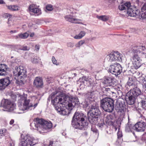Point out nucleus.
I'll use <instances>...</instances> for the list:
<instances>
[{"label": "nucleus", "mask_w": 146, "mask_h": 146, "mask_svg": "<svg viewBox=\"0 0 146 146\" xmlns=\"http://www.w3.org/2000/svg\"><path fill=\"white\" fill-rule=\"evenodd\" d=\"M13 31H10V32H13Z\"/></svg>", "instance_id": "e2e57ef3"}, {"label": "nucleus", "mask_w": 146, "mask_h": 146, "mask_svg": "<svg viewBox=\"0 0 146 146\" xmlns=\"http://www.w3.org/2000/svg\"><path fill=\"white\" fill-rule=\"evenodd\" d=\"M27 95L24 94L18 98V107L19 110L23 112L25 110H31L32 107L35 108L38 104V102H31L30 100L27 99Z\"/></svg>", "instance_id": "20e7f679"}, {"label": "nucleus", "mask_w": 146, "mask_h": 146, "mask_svg": "<svg viewBox=\"0 0 146 146\" xmlns=\"http://www.w3.org/2000/svg\"><path fill=\"white\" fill-rule=\"evenodd\" d=\"M21 50H29V48L27 46H23L20 49Z\"/></svg>", "instance_id": "49530a36"}, {"label": "nucleus", "mask_w": 146, "mask_h": 146, "mask_svg": "<svg viewBox=\"0 0 146 146\" xmlns=\"http://www.w3.org/2000/svg\"><path fill=\"white\" fill-rule=\"evenodd\" d=\"M85 115L82 113L76 112L72 121V126L75 129H85L87 127L88 123L85 120Z\"/></svg>", "instance_id": "f03ea898"}, {"label": "nucleus", "mask_w": 146, "mask_h": 146, "mask_svg": "<svg viewBox=\"0 0 146 146\" xmlns=\"http://www.w3.org/2000/svg\"><path fill=\"white\" fill-rule=\"evenodd\" d=\"M29 9L30 12L36 13L37 15H40L41 13V10L37 8L34 4L31 5L29 7Z\"/></svg>", "instance_id": "b1692460"}, {"label": "nucleus", "mask_w": 146, "mask_h": 146, "mask_svg": "<svg viewBox=\"0 0 146 146\" xmlns=\"http://www.w3.org/2000/svg\"><path fill=\"white\" fill-rule=\"evenodd\" d=\"M141 94V90L137 87H135L133 89H131L127 93L128 94H130L134 97H136L140 95Z\"/></svg>", "instance_id": "aec40b11"}, {"label": "nucleus", "mask_w": 146, "mask_h": 146, "mask_svg": "<svg viewBox=\"0 0 146 146\" xmlns=\"http://www.w3.org/2000/svg\"><path fill=\"white\" fill-rule=\"evenodd\" d=\"M65 18L66 21L73 23H79L81 21V20L76 19L73 16L70 15L65 16Z\"/></svg>", "instance_id": "5701e85b"}, {"label": "nucleus", "mask_w": 146, "mask_h": 146, "mask_svg": "<svg viewBox=\"0 0 146 146\" xmlns=\"http://www.w3.org/2000/svg\"><path fill=\"white\" fill-rule=\"evenodd\" d=\"M100 107L106 111L111 112L114 109L113 100L109 98H103L100 101Z\"/></svg>", "instance_id": "423d86ee"}, {"label": "nucleus", "mask_w": 146, "mask_h": 146, "mask_svg": "<svg viewBox=\"0 0 146 146\" xmlns=\"http://www.w3.org/2000/svg\"><path fill=\"white\" fill-rule=\"evenodd\" d=\"M33 98L35 99H36H36L35 97H33Z\"/></svg>", "instance_id": "052dcab7"}, {"label": "nucleus", "mask_w": 146, "mask_h": 146, "mask_svg": "<svg viewBox=\"0 0 146 146\" xmlns=\"http://www.w3.org/2000/svg\"><path fill=\"white\" fill-rule=\"evenodd\" d=\"M7 8L12 11H17L19 9V7L17 5H13L7 6Z\"/></svg>", "instance_id": "2f4dec72"}, {"label": "nucleus", "mask_w": 146, "mask_h": 146, "mask_svg": "<svg viewBox=\"0 0 146 146\" xmlns=\"http://www.w3.org/2000/svg\"><path fill=\"white\" fill-rule=\"evenodd\" d=\"M68 97L66 100V108L69 111H70L72 109L73 106L76 104H78L79 101L77 97L70 96Z\"/></svg>", "instance_id": "9d476101"}, {"label": "nucleus", "mask_w": 146, "mask_h": 146, "mask_svg": "<svg viewBox=\"0 0 146 146\" xmlns=\"http://www.w3.org/2000/svg\"><path fill=\"white\" fill-rule=\"evenodd\" d=\"M43 84L42 78L40 77H36L34 82V85L36 87L40 88Z\"/></svg>", "instance_id": "393cba45"}, {"label": "nucleus", "mask_w": 146, "mask_h": 146, "mask_svg": "<svg viewBox=\"0 0 146 146\" xmlns=\"http://www.w3.org/2000/svg\"><path fill=\"white\" fill-rule=\"evenodd\" d=\"M6 130L5 129H0V135L2 136L4 135L5 133L6 132Z\"/></svg>", "instance_id": "a19ab883"}, {"label": "nucleus", "mask_w": 146, "mask_h": 146, "mask_svg": "<svg viewBox=\"0 0 146 146\" xmlns=\"http://www.w3.org/2000/svg\"><path fill=\"white\" fill-rule=\"evenodd\" d=\"M135 54L133 55L131 60L133 66L136 69L138 68L141 65V60L139 56H145L146 49L144 46H136L133 49Z\"/></svg>", "instance_id": "7ed1b4c3"}, {"label": "nucleus", "mask_w": 146, "mask_h": 146, "mask_svg": "<svg viewBox=\"0 0 146 146\" xmlns=\"http://www.w3.org/2000/svg\"><path fill=\"white\" fill-rule=\"evenodd\" d=\"M86 34V33L85 31H81L78 34L76 35L75 36H74L73 38L75 39H80L84 36Z\"/></svg>", "instance_id": "cd10ccee"}, {"label": "nucleus", "mask_w": 146, "mask_h": 146, "mask_svg": "<svg viewBox=\"0 0 146 146\" xmlns=\"http://www.w3.org/2000/svg\"><path fill=\"white\" fill-rule=\"evenodd\" d=\"M17 113H22V112H17Z\"/></svg>", "instance_id": "13d9d810"}, {"label": "nucleus", "mask_w": 146, "mask_h": 146, "mask_svg": "<svg viewBox=\"0 0 146 146\" xmlns=\"http://www.w3.org/2000/svg\"><path fill=\"white\" fill-rule=\"evenodd\" d=\"M146 127L145 123L143 121H141L138 122L133 126V128L137 131L143 132L145 129Z\"/></svg>", "instance_id": "f3484780"}, {"label": "nucleus", "mask_w": 146, "mask_h": 146, "mask_svg": "<svg viewBox=\"0 0 146 146\" xmlns=\"http://www.w3.org/2000/svg\"><path fill=\"white\" fill-rule=\"evenodd\" d=\"M79 81L84 84L85 86L89 84L90 86H94L95 85V83L94 80L91 78L84 76L80 78Z\"/></svg>", "instance_id": "dca6fc26"}, {"label": "nucleus", "mask_w": 146, "mask_h": 146, "mask_svg": "<svg viewBox=\"0 0 146 146\" xmlns=\"http://www.w3.org/2000/svg\"><path fill=\"white\" fill-rule=\"evenodd\" d=\"M115 130H117V128H116V127H115Z\"/></svg>", "instance_id": "680f3d73"}, {"label": "nucleus", "mask_w": 146, "mask_h": 146, "mask_svg": "<svg viewBox=\"0 0 146 146\" xmlns=\"http://www.w3.org/2000/svg\"><path fill=\"white\" fill-rule=\"evenodd\" d=\"M133 134H134V135L135 136V134H134V133H133Z\"/></svg>", "instance_id": "69168bd1"}, {"label": "nucleus", "mask_w": 146, "mask_h": 146, "mask_svg": "<svg viewBox=\"0 0 146 146\" xmlns=\"http://www.w3.org/2000/svg\"><path fill=\"white\" fill-rule=\"evenodd\" d=\"M4 1L2 0H0V4H2L4 3Z\"/></svg>", "instance_id": "5fc2aeb1"}, {"label": "nucleus", "mask_w": 146, "mask_h": 146, "mask_svg": "<svg viewBox=\"0 0 146 146\" xmlns=\"http://www.w3.org/2000/svg\"><path fill=\"white\" fill-rule=\"evenodd\" d=\"M37 140L33 137L27 135L21 139L19 146H33L37 143Z\"/></svg>", "instance_id": "6e6552de"}, {"label": "nucleus", "mask_w": 146, "mask_h": 146, "mask_svg": "<svg viewBox=\"0 0 146 146\" xmlns=\"http://www.w3.org/2000/svg\"><path fill=\"white\" fill-rule=\"evenodd\" d=\"M76 73H74V75H75V76L76 75Z\"/></svg>", "instance_id": "0e129e2a"}, {"label": "nucleus", "mask_w": 146, "mask_h": 146, "mask_svg": "<svg viewBox=\"0 0 146 146\" xmlns=\"http://www.w3.org/2000/svg\"><path fill=\"white\" fill-rule=\"evenodd\" d=\"M143 98L141 100V105L142 108L145 109H146V98L144 96Z\"/></svg>", "instance_id": "473e14b6"}, {"label": "nucleus", "mask_w": 146, "mask_h": 146, "mask_svg": "<svg viewBox=\"0 0 146 146\" xmlns=\"http://www.w3.org/2000/svg\"><path fill=\"white\" fill-rule=\"evenodd\" d=\"M31 129L37 130L40 133L46 132L52 127V123L50 122L42 119L36 118L31 124Z\"/></svg>", "instance_id": "f257e3e1"}, {"label": "nucleus", "mask_w": 146, "mask_h": 146, "mask_svg": "<svg viewBox=\"0 0 146 146\" xmlns=\"http://www.w3.org/2000/svg\"><path fill=\"white\" fill-rule=\"evenodd\" d=\"M68 97L65 95L60 94L56 96L54 99L52 100V103L54 106L61 104L66 106L67 102L66 100Z\"/></svg>", "instance_id": "1a4fd4ad"}, {"label": "nucleus", "mask_w": 146, "mask_h": 146, "mask_svg": "<svg viewBox=\"0 0 146 146\" xmlns=\"http://www.w3.org/2000/svg\"><path fill=\"white\" fill-rule=\"evenodd\" d=\"M31 61L33 63H36L38 62V60L36 58H34L32 59Z\"/></svg>", "instance_id": "de8ad7c7"}, {"label": "nucleus", "mask_w": 146, "mask_h": 146, "mask_svg": "<svg viewBox=\"0 0 146 146\" xmlns=\"http://www.w3.org/2000/svg\"><path fill=\"white\" fill-rule=\"evenodd\" d=\"M1 106L5 109V111H11L16 109V104L8 99L2 100L1 102Z\"/></svg>", "instance_id": "9b49d317"}, {"label": "nucleus", "mask_w": 146, "mask_h": 146, "mask_svg": "<svg viewBox=\"0 0 146 146\" xmlns=\"http://www.w3.org/2000/svg\"><path fill=\"white\" fill-rule=\"evenodd\" d=\"M12 15L8 13H5L3 15V17L5 18H8L9 19L10 18L12 17Z\"/></svg>", "instance_id": "ea45409f"}, {"label": "nucleus", "mask_w": 146, "mask_h": 146, "mask_svg": "<svg viewBox=\"0 0 146 146\" xmlns=\"http://www.w3.org/2000/svg\"><path fill=\"white\" fill-rule=\"evenodd\" d=\"M11 83L9 78L0 80V90L5 89Z\"/></svg>", "instance_id": "6ab92c4d"}, {"label": "nucleus", "mask_w": 146, "mask_h": 146, "mask_svg": "<svg viewBox=\"0 0 146 146\" xmlns=\"http://www.w3.org/2000/svg\"><path fill=\"white\" fill-rule=\"evenodd\" d=\"M132 126L131 125L127 124L126 125L125 127V131L127 132H129L131 131V129Z\"/></svg>", "instance_id": "4c0bfd02"}, {"label": "nucleus", "mask_w": 146, "mask_h": 146, "mask_svg": "<svg viewBox=\"0 0 146 146\" xmlns=\"http://www.w3.org/2000/svg\"><path fill=\"white\" fill-rule=\"evenodd\" d=\"M106 122L109 125H113L115 122V120L111 115H109L107 117Z\"/></svg>", "instance_id": "c85d7f7f"}, {"label": "nucleus", "mask_w": 146, "mask_h": 146, "mask_svg": "<svg viewBox=\"0 0 146 146\" xmlns=\"http://www.w3.org/2000/svg\"><path fill=\"white\" fill-rule=\"evenodd\" d=\"M140 82L143 83L145 89V91L146 92V77L145 78L144 77H140Z\"/></svg>", "instance_id": "f704fd0d"}, {"label": "nucleus", "mask_w": 146, "mask_h": 146, "mask_svg": "<svg viewBox=\"0 0 146 146\" xmlns=\"http://www.w3.org/2000/svg\"><path fill=\"white\" fill-rule=\"evenodd\" d=\"M26 73L25 67L21 66L19 67L16 66L13 71L14 75L15 76V78L16 79V78H17L18 79H21V81L26 77Z\"/></svg>", "instance_id": "0eeeda50"}, {"label": "nucleus", "mask_w": 146, "mask_h": 146, "mask_svg": "<svg viewBox=\"0 0 146 146\" xmlns=\"http://www.w3.org/2000/svg\"><path fill=\"white\" fill-rule=\"evenodd\" d=\"M97 17L98 19L104 21H107L109 19V17L106 15H97Z\"/></svg>", "instance_id": "7c9ffc66"}, {"label": "nucleus", "mask_w": 146, "mask_h": 146, "mask_svg": "<svg viewBox=\"0 0 146 146\" xmlns=\"http://www.w3.org/2000/svg\"><path fill=\"white\" fill-rule=\"evenodd\" d=\"M142 11L144 13L141 15L142 17L145 18L146 17V3L144 4L141 9Z\"/></svg>", "instance_id": "72a5a7b5"}, {"label": "nucleus", "mask_w": 146, "mask_h": 146, "mask_svg": "<svg viewBox=\"0 0 146 146\" xmlns=\"http://www.w3.org/2000/svg\"><path fill=\"white\" fill-rule=\"evenodd\" d=\"M7 23L8 24H9V26H11L12 25V21H11L9 20V19Z\"/></svg>", "instance_id": "8fccbe9b"}, {"label": "nucleus", "mask_w": 146, "mask_h": 146, "mask_svg": "<svg viewBox=\"0 0 146 146\" xmlns=\"http://www.w3.org/2000/svg\"><path fill=\"white\" fill-rule=\"evenodd\" d=\"M8 68L7 65L3 64H0V76H5L7 74Z\"/></svg>", "instance_id": "4be33fe9"}, {"label": "nucleus", "mask_w": 146, "mask_h": 146, "mask_svg": "<svg viewBox=\"0 0 146 146\" xmlns=\"http://www.w3.org/2000/svg\"><path fill=\"white\" fill-rule=\"evenodd\" d=\"M131 3L129 2H127L124 3H121L119 6L118 8L121 11L123 10L127 9L129 7H130Z\"/></svg>", "instance_id": "a878e982"}, {"label": "nucleus", "mask_w": 146, "mask_h": 146, "mask_svg": "<svg viewBox=\"0 0 146 146\" xmlns=\"http://www.w3.org/2000/svg\"><path fill=\"white\" fill-rule=\"evenodd\" d=\"M29 34L27 33H25L23 34H20L18 35V36L19 38H22L25 39L27 38L29 36Z\"/></svg>", "instance_id": "c9c22d12"}, {"label": "nucleus", "mask_w": 146, "mask_h": 146, "mask_svg": "<svg viewBox=\"0 0 146 146\" xmlns=\"http://www.w3.org/2000/svg\"><path fill=\"white\" fill-rule=\"evenodd\" d=\"M59 105H57L54 106L55 109L60 114L63 115H66L69 113L70 111H69L66 108V106L64 105H62L63 108L61 107V106H59Z\"/></svg>", "instance_id": "a211bd4d"}, {"label": "nucleus", "mask_w": 146, "mask_h": 146, "mask_svg": "<svg viewBox=\"0 0 146 146\" xmlns=\"http://www.w3.org/2000/svg\"><path fill=\"white\" fill-rule=\"evenodd\" d=\"M122 55L117 51L111 53L107 56V58L108 61L112 62L115 61H120L122 60Z\"/></svg>", "instance_id": "ddd939ff"}, {"label": "nucleus", "mask_w": 146, "mask_h": 146, "mask_svg": "<svg viewBox=\"0 0 146 146\" xmlns=\"http://www.w3.org/2000/svg\"><path fill=\"white\" fill-rule=\"evenodd\" d=\"M101 114L99 107L96 106H92L89 111L88 113V119L92 124L96 123L98 117Z\"/></svg>", "instance_id": "39448f33"}, {"label": "nucleus", "mask_w": 146, "mask_h": 146, "mask_svg": "<svg viewBox=\"0 0 146 146\" xmlns=\"http://www.w3.org/2000/svg\"><path fill=\"white\" fill-rule=\"evenodd\" d=\"M98 126L100 128H102L103 127L104 124L102 123H99L98 125Z\"/></svg>", "instance_id": "09e8293b"}, {"label": "nucleus", "mask_w": 146, "mask_h": 146, "mask_svg": "<svg viewBox=\"0 0 146 146\" xmlns=\"http://www.w3.org/2000/svg\"><path fill=\"white\" fill-rule=\"evenodd\" d=\"M14 120L11 119L9 123L10 125H12L14 123Z\"/></svg>", "instance_id": "603ef678"}, {"label": "nucleus", "mask_w": 146, "mask_h": 146, "mask_svg": "<svg viewBox=\"0 0 146 146\" xmlns=\"http://www.w3.org/2000/svg\"><path fill=\"white\" fill-rule=\"evenodd\" d=\"M106 91L107 92H108L110 94L111 93H113L112 92H111V91H110V88H107L106 89Z\"/></svg>", "instance_id": "3c124183"}, {"label": "nucleus", "mask_w": 146, "mask_h": 146, "mask_svg": "<svg viewBox=\"0 0 146 146\" xmlns=\"http://www.w3.org/2000/svg\"><path fill=\"white\" fill-rule=\"evenodd\" d=\"M53 95H52V97H52V98H53Z\"/></svg>", "instance_id": "bf43d9fd"}, {"label": "nucleus", "mask_w": 146, "mask_h": 146, "mask_svg": "<svg viewBox=\"0 0 146 146\" xmlns=\"http://www.w3.org/2000/svg\"><path fill=\"white\" fill-rule=\"evenodd\" d=\"M127 11L129 16L133 17L136 16L139 13V11L136 8H134L132 9L131 6L130 7L127 9Z\"/></svg>", "instance_id": "412c9836"}, {"label": "nucleus", "mask_w": 146, "mask_h": 146, "mask_svg": "<svg viewBox=\"0 0 146 146\" xmlns=\"http://www.w3.org/2000/svg\"><path fill=\"white\" fill-rule=\"evenodd\" d=\"M113 78L110 77L106 78L104 80L103 83L107 86H113L114 85Z\"/></svg>", "instance_id": "bb28decb"}, {"label": "nucleus", "mask_w": 146, "mask_h": 146, "mask_svg": "<svg viewBox=\"0 0 146 146\" xmlns=\"http://www.w3.org/2000/svg\"><path fill=\"white\" fill-rule=\"evenodd\" d=\"M109 70L110 72L112 74L115 76H117L122 72V68L119 64L114 63L110 65Z\"/></svg>", "instance_id": "f8f14e48"}, {"label": "nucleus", "mask_w": 146, "mask_h": 146, "mask_svg": "<svg viewBox=\"0 0 146 146\" xmlns=\"http://www.w3.org/2000/svg\"><path fill=\"white\" fill-rule=\"evenodd\" d=\"M85 41L84 40H81L78 42L75 45L76 47H79L84 43Z\"/></svg>", "instance_id": "e433bc0d"}, {"label": "nucleus", "mask_w": 146, "mask_h": 146, "mask_svg": "<svg viewBox=\"0 0 146 146\" xmlns=\"http://www.w3.org/2000/svg\"><path fill=\"white\" fill-rule=\"evenodd\" d=\"M125 106L124 101L123 99L119 100L116 102L115 109L118 113H121V115H123L126 110Z\"/></svg>", "instance_id": "4468645a"}, {"label": "nucleus", "mask_w": 146, "mask_h": 146, "mask_svg": "<svg viewBox=\"0 0 146 146\" xmlns=\"http://www.w3.org/2000/svg\"><path fill=\"white\" fill-rule=\"evenodd\" d=\"M35 48L37 49L38 50L39 48V47L38 46H37V45H36V46H35Z\"/></svg>", "instance_id": "6e6d98bb"}, {"label": "nucleus", "mask_w": 146, "mask_h": 146, "mask_svg": "<svg viewBox=\"0 0 146 146\" xmlns=\"http://www.w3.org/2000/svg\"><path fill=\"white\" fill-rule=\"evenodd\" d=\"M46 9L48 11H51L53 9L52 6L50 5H48L46 6Z\"/></svg>", "instance_id": "79ce46f5"}, {"label": "nucleus", "mask_w": 146, "mask_h": 146, "mask_svg": "<svg viewBox=\"0 0 146 146\" xmlns=\"http://www.w3.org/2000/svg\"><path fill=\"white\" fill-rule=\"evenodd\" d=\"M136 140H134V141H135H135H138V138H136Z\"/></svg>", "instance_id": "4d7b16f0"}, {"label": "nucleus", "mask_w": 146, "mask_h": 146, "mask_svg": "<svg viewBox=\"0 0 146 146\" xmlns=\"http://www.w3.org/2000/svg\"><path fill=\"white\" fill-rule=\"evenodd\" d=\"M117 137L118 138H121L122 136V132L119 131V129L117 133Z\"/></svg>", "instance_id": "a18cd8bd"}, {"label": "nucleus", "mask_w": 146, "mask_h": 146, "mask_svg": "<svg viewBox=\"0 0 146 146\" xmlns=\"http://www.w3.org/2000/svg\"><path fill=\"white\" fill-rule=\"evenodd\" d=\"M67 45L68 47H73L74 46V44L73 42H69L67 43Z\"/></svg>", "instance_id": "37998d69"}, {"label": "nucleus", "mask_w": 146, "mask_h": 146, "mask_svg": "<svg viewBox=\"0 0 146 146\" xmlns=\"http://www.w3.org/2000/svg\"><path fill=\"white\" fill-rule=\"evenodd\" d=\"M129 94V96L128 97V100H127V102L129 105H132L135 102V97L132 95Z\"/></svg>", "instance_id": "c756f323"}, {"label": "nucleus", "mask_w": 146, "mask_h": 146, "mask_svg": "<svg viewBox=\"0 0 146 146\" xmlns=\"http://www.w3.org/2000/svg\"><path fill=\"white\" fill-rule=\"evenodd\" d=\"M34 35V33H32L30 35V36L31 37H33V36Z\"/></svg>", "instance_id": "864d4df0"}, {"label": "nucleus", "mask_w": 146, "mask_h": 146, "mask_svg": "<svg viewBox=\"0 0 146 146\" xmlns=\"http://www.w3.org/2000/svg\"><path fill=\"white\" fill-rule=\"evenodd\" d=\"M86 99L84 102L83 103V105L84 108H87L91 103V102L94 100V98L95 97V93L94 92H88L86 95Z\"/></svg>", "instance_id": "2eb2a0df"}, {"label": "nucleus", "mask_w": 146, "mask_h": 146, "mask_svg": "<svg viewBox=\"0 0 146 146\" xmlns=\"http://www.w3.org/2000/svg\"><path fill=\"white\" fill-rule=\"evenodd\" d=\"M18 45H15V46H17Z\"/></svg>", "instance_id": "338daca9"}, {"label": "nucleus", "mask_w": 146, "mask_h": 146, "mask_svg": "<svg viewBox=\"0 0 146 146\" xmlns=\"http://www.w3.org/2000/svg\"><path fill=\"white\" fill-rule=\"evenodd\" d=\"M52 61L54 65L58 66L59 64V63L57 61L56 59L54 56L52 57Z\"/></svg>", "instance_id": "58836bf2"}, {"label": "nucleus", "mask_w": 146, "mask_h": 146, "mask_svg": "<svg viewBox=\"0 0 146 146\" xmlns=\"http://www.w3.org/2000/svg\"><path fill=\"white\" fill-rule=\"evenodd\" d=\"M9 146H14L15 141L12 139H11L10 141L9 142Z\"/></svg>", "instance_id": "c03bdc74"}]
</instances>
